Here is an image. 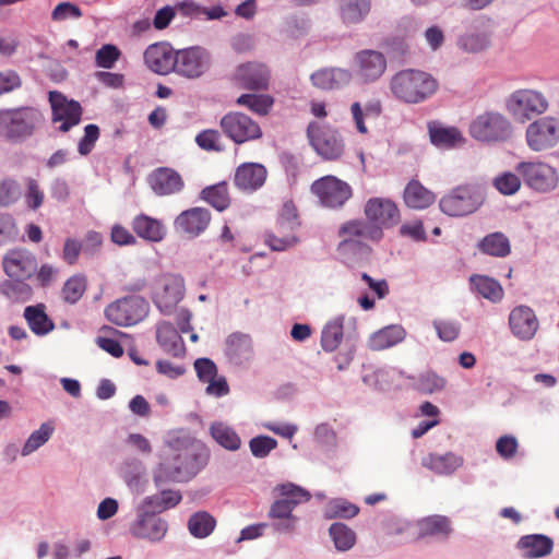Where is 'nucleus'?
<instances>
[{
  "label": "nucleus",
  "mask_w": 559,
  "mask_h": 559,
  "mask_svg": "<svg viewBox=\"0 0 559 559\" xmlns=\"http://www.w3.org/2000/svg\"><path fill=\"white\" fill-rule=\"evenodd\" d=\"M201 198L215 210L223 212L230 204L228 185L223 181L209 186L201 191Z\"/></svg>",
  "instance_id": "nucleus-39"
},
{
  "label": "nucleus",
  "mask_w": 559,
  "mask_h": 559,
  "mask_svg": "<svg viewBox=\"0 0 559 559\" xmlns=\"http://www.w3.org/2000/svg\"><path fill=\"white\" fill-rule=\"evenodd\" d=\"M144 61L157 74H168L176 66V52L169 44H153L144 51Z\"/></svg>",
  "instance_id": "nucleus-22"
},
{
  "label": "nucleus",
  "mask_w": 559,
  "mask_h": 559,
  "mask_svg": "<svg viewBox=\"0 0 559 559\" xmlns=\"http://www.w3.org/2000/svg\"><path fill=\"white\" fill-rule=\"evenodd\" d=\"M181 499L180 491L167 489L162 490L158 495L146 497L145 504L155 511L162 512L176 507Z\"/></svg>",
  "instance_id": "nucleus-47"
},
{
  "label": "nucleus",
  "mask_w": 559,
  "mask_h": 559,
  "mask_svg": "<svg viewBox=\"0 0 559 559\" xmlns=\"http://www.w3.org/2000/svg\"><path fill=\"white\" fill-rule=\"evenodd\" d=\"M515 170L528 188L538 192L552 191L559 182L557 170L542 160L520 162Z\"/></svg>",
  "instance_id": "nucleus-8"
},
{
  "label": "nucleus",
  "mask_w": 559,
  "mask_h": 559,
  "mask_svg": "<svg viewBox=\"0 0 559 559\" xmlns=\"http://www.w3.org/2000/svg\"><path fill=\"white\" fill-rule=\"evenodd\" d=\"M271 74L269 68L261 62H247L237 67L234 81L240 87L263 91L269 87Z\"/></svg>",
  "instance_id": "nucleus-18"
},
{
  "label": "nucleus",
  "mask_w": 559,
  "mask_h": 559,
  "mask_svg": "<svg viewBox=\"0 0 559 559\" xmlns=\"http://www.w3.org/2000/svg\"><path fill=\"white\" fill-rule=\"evenodd\" d=\"M156 340L167 354L180 356L183 353L182 338L170 322L162 321L157 324Z\"/></svg>",
  "instance_id": "nucleus-31"
},
{
  "label": "nucleus",
  "mask_w": 559,
  "mask_h": 559,
  "mask_svg": "<svg viewBox=\"0 0 559 559\" xmlns=\"http://www.w3.org/2000/svg\"><path fill=\"white\" fill-rule=\"evenodd\" d=\"M82 10L74 3L60 2L51 12V20L55 22H62L69 19L78 20L82 17Z\"/></svg>",
  "instance_id": "nucleus-62"
},
{
  "label": "nucleus",
  "mask_w": 559,
  "mask_h": 559,
  "mask_svg": "<svg viewBox=\"0 0 559 559\" xmlns=\"http://www.w3.org/2000/svg\"><path fill=\"white\" fill-rule=\"evenodd\" d=\"M366 221L377 225L381 231L395 226L401 218L397 205L386 198H371L364 207Z\"/></svg>",
  "instance_id": "nucleus-15"
},
{
  "label": "nucleus",
  "mask_w": 559,
  "mask_h": 559,
  "mask_svg": "<svg viewBox=\"0 0 559 559\" xmlns=\"http://www.w3.org/2000/svg\"><path fill=\"white\" fill-rule=\"evenodd\" d=\"M439 88L438 80L430 73L405 69L395 73L390 81L393 96L402 103L416 105L431 98Z\"/></svg>",
  "instance_id": "nucleus-1"
},
{
  "label": "nucleus",
  "mask_w": 559,
  "mask_h": 559,
  "mask_svg": "<svg viewBox=\"0 0 559 559\" xmlns=\"http://www.w3.org/2000/svg\"><path fill=\"white\" fill-rule=\"evenodd\" d=\"M273 103L274 99L264 94H242L236 100L237 105L247 107L260 116H266L272 109Z\"/></svg>",
  "instance_id": "nucleus-44"
},
{
  "label": "nucleus",
  "mask_w": 559,
  "mask_h": 559,
  "mask_svg": "<svg viewBox=\"0 0 559 559\" xmlns=\"http://www.w3.org/2000/svg\"><path fill=\"white\" fill-rule=\"evenodd\" d=\"M148 311V302L140 296L121 298L110 304L106 310V318L121 326L136 324L143 320Z\"/></svg>",
  "instance_id": "nucleus-11"
},
{
  "label": "nucleus",
  "mask_w": 559,
  "mask_h": 559,
  "mask_svg": "<svg viewBox=\"0 0 559 559\" xmlns=\"http://www.w3.org/2000/svg\"><path fill=\"white\" fill-rule=\"evenodd\" d=\"M521 180L518 173L504 171L493 179V187L504 195H512L520 190Z\"/></svg>",
  "instance_id": "nucleus-51"
},
{
  "label": "nucleus",
  "mask_w": 559,
  "mask_h": 559,
  "mask_svg": "<svg viewBox=\"0 0 559 559\" xmlns=\"http://www.w3.org/2000/svg\"><path fill=\"white\" fill-rule=\"evenodd\" d=\"M267 170L259 163H242L234 175L235 186L245 192H253L260 189L266 180Z\"/></svg>",
  "instance_id": "nucleus-23"
},
{
  "label": "nucleus",
  "mask_w": 559,
  "mask_h": 559,
  "mask_svg": "<svg viewBox=\"0 0 559 559\" xmlns=\"http://www.w3.org/2000/svg\"><path fill=\"white\" fill-rule=\"evenodd\" d=\"M148 183L157 195L178 193L185 186L180 174L168 167L155 169L148 177Z\"/></svg>",
  "instance_id": "nucleus-24"
},
{
  "label": "nucleus",
  "mask_w": 559,
  "mask_h": 559,
  "mask_svg": "<svg viewBox=\"0 0 559 559\" xmlns=\"http://www.w3.org/2000/svg\"><path fill=\"white\" fill-rule=\"evenodd\" d=\"M219 126L224 134L236 144L259 140L263 135L260 124L240 111H230L223 116Z\"/></svg>",
  "instance_id": "nucleus-10"
},
{
  "label": "nucleus",
  "mask_w": 559,
  "mask_h": 559,
  "mask_svg": "<svg viewBox=\"0 0 559 559\" xmlns=\"http://www.w3.org/2000/svg\"><path fill=\"white\" fill-rule=\"evenodd\" d=\"M310 190L322 206L333 210L343 207L353 197L349 183L333 175L314 180Z\"/></svg>",
  "instance_id": "nucleus-7"
},
{
  "label": "nucleus",
  "mask_w": 559,
  "mask_h": 559,
  "mask_svg": "<svg viewBox=\"0 0 559 559\" xmlns=\"http://www.w3.org/2000/svg\"><path fill=\"white\" fill-rule=\"evenodd\" d=\"M428 131L431 143L438 147L451 148L464 141L457 128L445 127L439 121L428 122Z\"/></svg>",
  "instance_id": "nucleus-29"
},
{
  "label": "nucleus",
  "mask_w": 559,
  "mask_h": 559,
  "mask_svg": "<svg viewBox=\"0 0 559 559\" xmlns=\"http://www.w3.org/2000/svg\"><path fill=\"white\" fill-rule=\"evenodd\" d=\"M463 464V457L452 452L443 455L429 454L423 459V465L439 475H450Z\"/></svg>",
  "instance_id": "nucleus-34"
},
{
  "label": "nucleus",
  "mask_w": 559,
  "mask_h": 559,
  "mask_svg": "<svg viewBox=\"0 0 559 559\" xmlns=\"http://www.w3.org/2000/svg\"><path fill=\"white\" fill-rule=\"evenodd\" d=\"M459 46L466 52H480L489 46V38L486 34L472 33L462 36Z\"/></svg>",
  "instance_id": "nucleus-56"
},
{
  "label": "nucleus",
  "mask_w": 559,
  "mask_h": 559,
  "mask_svg": "<svg viewBox=\"0 0 559 559\" xmlns=\"http://www.w3.org/2000/svg\"><path fill=\"white\" fill-rule=\"evenodd\" d=\"M405 337V330L401 325H389L374 332L368 340V347L371 350H384L390 348Z\"/></svg>",
  "instance_id": "nucleus-33"
},
{
  "label": "nucleus",
  "mask_w": 559,
  "mask_h": 559,
  "mask_svg": "<svg viewBox=\"0 0 559 559\" xmlns=\"http://www.w3.org/2000/svg\"><path fill=\"white\" fill-rule=\"evenodd\" d=\"M438 337L443 342L455 341L461 332V324L455 320L439 319L432 322Z\"/></svg>",
  "instance_id": "nucleus-54"
},
{
  "label": "nucleus",
  "mask_w": 559,
  "mask_h": 559,
  "mask_svg": "<svg viewBox=\"0 0 559 559\" xmlns=\"http://www.w3.org/2000/svg\"><path fill=\"white\" fill-rule=\"evenodd\" d=\"M53 432V426L49 423H44L40 425L38 430H35L31 433L28 439L26 440L23 449L22 455L26 456L32 452L36 451L44 443H46Z\"/></svg>",
  "instance_id": "nucleus-49"
},
{
  "label": "nucleus",
  "mask_w": 559,
  "mask_h": 559,
  "mask_svg": "<svg viewBox=\"0 0 559 559\" xmlns=\"http://www.w3.org/2000/svg\"><path fill=\"white\" fill-rule=\"evenodd\" d=\"M382 114V104L379 99H370L365 104L354 102L350 105V115L355 123L357 132L367 134L368 128L366 122L377 120Z\"/></svg>",
  "instance_id": "nucleus-27"
},
{
  "label": "nucleus",
  "mask_w": 559,
  "mask_h": 559,
  "mask_svg": "<svg viewBox=\"0 0 559 559\" xmlns=\"http://www.w3.org/2000/svg\"><path fill=\"white\" fill-rule=\"evenodd\" d=\"M355 73L365 83L380 79L386 70V59L382 52L365 49L354 58Z\"/></svg>",
  "instance_id": "nucleus-17"
},
{
  "label": "nucleus",
  "mask_w": 559,
  "mask_h": 559,
  "mask_svg": "<svg viewBox=\"0 0 559 559\" xmlns=\"http://www.w3.org/2000/svg\"><path fill=\"white\" fill-rule=\"evenodd\" d=\"M344 319L335 318L329 321L321 333V346L325 352L335 350L343 340Z\"/></svg>",
  "instance_id": "nucleus-40"
},
{
  "label": "nucleus",
  "mask_w": 559,
  "mask_h": 559,
  "mask_svg": "<svg viewBox=\"0 0 559 559\" xmlns=\"http://www.w3.org/2000/svg\"><path fill=\"white\" fill-rule=\"evenodd\" d=\"M131 227L138 237L150 242H159L166 235L163 222L146 214L136 215L131 222Z\"/></svg>",
  "instance_id": "nucleus-26"
},
{
  "label": "nucleus",
  "mask_w": 559,
  "mask_h": 559,
  "mask_svg": "<svg viewBox=\"0 0 559 559\" xmlns=\"http://www.w3.org/2000/svg\"><path fill=\"white\" fill-rule=\"evenodd\" d=\"M35 255L25 249H13L3 258V270L5 274L17 281L31 278L37 271Z\"/></svg>",
  "instance_id": "nucleus-16"
},
{
  "label": "nucleus",
  "mask_w": 559,
  "mask_h": 559,
  "mask_svg": "<svg viewBox=\"0 0 559 559\" xmlns=\"http://www.w3.org/2000/svg\"><path fill=\"white\" fill-rule=\"evenodd\" d=\"M21 197L19 182L10 177L0 179V207H9Z\"/></svg>",
  "instance_id": "nucleus-50"
},
{
  "label": "nucleus",
  "mask_w": 559,
  "mask_h": 559,
  "mask_svg": "<svg viewBox=\"0 0 559 559\" xmlns=\"http://www.w3.org/2000/svg\"><path fill=\"white\" fill-rule=\"evenodd\" d=\"M337 252L344 258L366 254L370 251L369 241L377 242L383 238V231L377 225L364 219H349L340 226Z\"/></svg>",
  "instance_id": "nucleus-2"
},
{
  "label": "nucleus",
  "mask_w": 559,
  "mask_h": 559,
  "mask_svg": "<svg viewBox=\"0 0 559 559\" xmlns=\"http://www.w3.org/2000/svg\"><path fill=\"white\" fill-rule=\"evenodd\" d=\"M280 493L283 499L286 500L293 509L302 502L310 500L311 495L294 484H284L278 487Z\"/></svg>",
  "instance_id": "nucleus-55"
},
{
  "label": "nucleus",
  "mask_w": 559,
  "mask_h": 559,
  "mask_svg": "<svg viewBox=\"0 0 559 559\" xmlns=\"http://www.w3.org/2000/svg\"><path fill=\"white\" fill-rule=\"evenodd\" d=\"M478 248L483 253L497 258H504L511 252L509 238L500 231L485 236L479 241Z\"/></svg>",
  "instance_id": "nucleus-37"
},
{
  "label": "nucleus",
  "mask_w": 559,
  "mask_h": 559,
  "mask_svg": "<svg viewBox=\"0 0 559 559\" xmlns=\"http://www.w3.org/2000/svg\"><path fill=\"white\" fill-rule=\"evenodd\" d=\"M469 132L481 142L506 141L511 134V123L502 114L487 111L473 120Z\"/></svg>",
  "instance_id": "nucleus-9"
},
{
  "label": "nucleus",
  "mask_w": 559,
  "mask_h": 559,
  "mask_svg": "<svg viewBox=\"0 0 559 559\" xmlns=\"http://www.w3.org/2000/svg\"><path fill=\"white\" fill-rule=\"evenodd\" d=\"M405 204L414 210L429 207L436 200L433 192L425 188L418 180H411L403 193Z\"/></svg>",
  "instance_id": "nucleus-30"
},
{
  "label": "nucleus",
  "mask_w": 559,
  "mask_h": 559,
  "mask_svg": "<svg viewBox=\"0 0 559 559\" xmlns=\"http://www.w3.org/2000/svg\"><path fill=\"white\" fill-rule=\"evenodd\" d=\"M264 242L273 251H284L295 246L298 242V238L296 237L295 231H289L287 229H282V231H280L278 226H276L275 231H271L265 235Z\"/></svg>",
  "instance_id": "nucleus-48"
},
{
  "label": "nucleus",
  "mask_w": 559,
  "mask_h": 559,
  "mask_svg": "<svg viewBox=\"0 0 559 559\" xmlns=\"http://www.w3.org/2000/svg\"><path fill=\"white\" fill-rule=\"evenodd\" d=\"M307 136L311 147L325 160H337L345 151V143L341 133L326 124L310 122Z\"/></svg>",
  "instance_id": "nucleus-5"
},
{
  "label": "nucleus",
  "mask_w": 559,
  "mask_h": 559,
  "mask_svg": "<svg viewBox=\"0 0 559 559\" xmlns=\"http://www.w3.org/2000/svg\"><path fill=\"white\" fill-rule=\"evenodd\" d=\"M549 108L547 96L535 88H519L512 92L506 99V109L509 115L521 123L542 116Z\"/></svg>",
  "instance_id": "nucleus-4"
},
{
  "label": "nucleus",
  "mask_w": 559,
  "mask_h": 559,
  "mask_svg": "<svg viewBox=\"0 0 559 559\" xmlns=\"http://www.w3.org/2000/svg\"><path fill=\"white\" fill-rule=\"evenodd\" d=\"M293 510L294 509L290 507V504L282 498V499L276 500L272 504L269 514L271 518H274V519H286L289 521L285 525L280 524L277 526L278 530L293 531L294 526H295V522H296V518L292 515Z\"/></svg>",
  "instance_id": "nucleus-53"
},
{
  "label": "nucleus",
  "mask_w": 559,
  "mask_h": 559,
  "mask_svg": "<svg viewBox=\"0 0 559 559\" xmlns=\"http://www.w3.org/2000/svg\"><path fill=\"white\" fill-rule=\"evenodd\" d=\"M335 548L340 551L350 549L356 543V534L343 523H333L329 530Z\"/></svg>",
  "instance_id": "nucleus-46"
},
{
  "label": "nucleus",
  "mask_w": 559,
  "mask_h": 559,
  "mask_svg": "<svg viewBox=\"0 0 559 559\" xmlns=\"http://www.w3.org/2000/svg\"><path fill=\"white\" fill-rule=\"evenodd\" d=\"M343 74H345V72L342 70L322 69L311 75V82L321 90H332L337 86L338 78Z\"/></svg>",
  "instance_id": "nucleus-52"
},
{
  "label": "nucleus",
  "mask_w": 559,
  "mask_h": 559,
  "mask_svg": "<svg viewBox=\"0 0 559 559\" xmlns=\"http://www.w3.org/2000/svg\"><path fill=\"white\" fill-rule=\"evenodd\" d=\"M215 525V519L205 511L195 512L188 521L189 532L197 538L207 537L214 531Z\"/></svg>",
  "instance_id": "nucleus-43"
},
{
  "label": "nucleus",
  "mask_w": 559,
  "mask_h": 559,
  "mask_svg": "<svg viewBox=\"0 0 559 559\" xmlns=\"http://www.w3.org/2000/svg\"><path fill=\"white\" fill-rule=\"evenodd\" d=\"M43 121L41 112L34 107L0 109V136L22 142L31 138Z\"/></svg>",
  "instance_id": "nucleus-3"
},
{
  "label": "nucleus",
  "mask_w": 559,
  "mask_h": 559,
  "mask_svg": "<svg viewBox=\"0 0 559 559\" xmlns=\"http://www.w3.org/2000/svg\"><path fill=\"white\" fill-rule=\"evenodd\" d=\"M209 67L206 52L198 47L176 51L174 71L186 78L194 79L204 73Z\"/></svg>",
  "instance_id": "nucleus-19"
},
{
  "label": "nucleus",
  "mask_w": 559,
  "mask_h": 559,
  "mask_svg": "<svg viewBox=\"0 0 559 559\" xmlns=\"http://www.w3.org/2000/svg\"><path fill=\"white\" fill-rule=\"evenodd\" d=\"M167 528L165 520L154 513H144L131 525L130 532L138 538L158 542L165 536Z\"/></svg>",
  "instance_id": "nucleus-25"
},
{
  "label": "nucleus",
  "mask_w": 559,
  "mask_h": 559,
  "mask_svg": "<svg viewBox=\"0 0 559 559\" xmlns=\"http://www.w3.org/2000/svg\"><path fill=\"white\" fill-rule=\"evenodd\" d=\"M225 352L231 362L236 365L247 362L253 356L252 340L248 334L233 333L226 340Z\"/></svg>",
  "instance_id": "nucleus-28"
},
{
  "label": "nucleus",
  "mask_w": 559,
  "mask_h": 559,
  "mask_svg": "<svg viewBox=\"0 0 559 559\" xmlns=\"http://www.w3.org/2000/svg\"><path fill=\"white\" fill-rule=\"evenodd\" d=\"M49 103L52 110V122L60 123L59 131L68 132L80 123L83 110L79 102L69 100L58 91H50Z\"/></svg>",
  "instance_id": "nucleus-13"
},
{
  "label": "nucleus",
  "mask_w": 559,
  "mask_h": 559,
  "mask_svg": "<svg viewBox=\"0 0 559 559\" xmlns=\"http://www.w3.org/2000/svg\"><path fill=\"white\" fill-rule=\"evenodd\" d=\"M86 277L82 274L69 277L61 289L63 300L71 305L78 302L86 290Z\"/></svg>",
  "instance_id": "nucleus-45"
},
{
  "label": "nucleus",
  "mask_w": 559,
  "mask_h": 559,
  "mask_svg": "<svg viewBox=\"0 0 559 559\" xmlns=\"http://www.w3.org/2000/svg\"><path fill=\"white\" fill-rule=\"evenodd\" d=\"M552 540L545 535H527L519 540V547L525 551L528 558L547 556L552 550Z\"/></svg>",
  "instance_id": "nucleus-38"
},
{
  "label": "nucleus",
  "mask_w": 559,
  "mask_h": 559,
  "mask_svg": "<svg viewBox=\"0 0 559 559\" xmlns=\"http://www.w3.org/2000/svg\"><path fill=\"white\" fill-rule=\"evenodd\" d=\"M211 213L204 207H192L181 212L175 219V229L190 238L201 235L210 225Z\"/></svg>",
  "instance_id": "nucleus-20"
},
{
  "label": "nucleus",
  "mask_w": 559,
  "mask_h": 559,
  "mask_svg": "<svg viewBox=\"0 0 559 559\" xmlns=\"http://www.w3.org/2000/svg\"><path fill=\"white\" fill-rule=\"evenodd\" d=\"M17 234L15 218L10 213L0 212V246L14 241Z\"/></svg>",
  "instance_id": "nucleus-57"
},
{
  "label": "nucleus",
  "mask_w": 559,
  "mask_h": 559,
  "mask_svg": "<svg viewBox=\"0 0 559 559\" xmlns=\"http://www.w3.org/2000/svg\"><path fill=\"white\" fill-rule=\"evenodd\" d=\"M418 536H436L440 538H448L452 532L451 520L445 515H430L417 522Z\"/></svg>",
  "instance_id": "nucleus-32"
},
{
  "label": "nucleus",
  "mask_w": 559,
  "mask_h": 559,
  "mask_svg": "<svg viewBox=\"0 0 559 559\" xmlns=\"http://www.w3.org/2000/svg\"><path fill=\"white\" fill-rule=\"evenodd\" d=\"M371 10V0H341L340 14L345 24H358Z\"/></svg>",
  "instance_id": "nucleus-36"
},
{
  "label": "nucleus",
  "mask_w": 559,
  "mask_h": 559,
  "mask_svg": "<svg viewBox=\"0 0 559 559\" xmlns=\"http://www.w3.org/2000/svg\"><path fill=\"white\" fill-rule=\"evenodd\" d=\"M471 283L479 295L493 302L503 298V289L501 285L493 278L485 275L471 276Z\"/></svg>",
  "instance_id": "nucleus-42"
},
{
  "label": "nucleus",
  "mask_w": 559,
  "mask_h": 559,
  "mask_svg": "<svg viewBox=\"0 0 559 559\" xmlns=\"http://www.w3.org/2000/svg\"><path fill=\"white\" fill-rule=\"evenodd\" d=\"M478 205L479 199L477 194L467 186L453 189L439 202L441 211L449 216L468 215L475 212Z\"/></svg>",
  "instance_id": "nucleus-14"
},
{
  "label": "nucleus",
  "mask_w": 559,
  "mask_h": 559,
  "mask_svg": "<svg viewBox=\"0 0 559 559\" xmlns=\"http://www.w3.org/2000/svg\"><path fill=\"white\" fill-rule=\"evenodd\" d=\"M509 325L515 337L530 341L535 336L539 322L532 308L521 305L510 312Z\"/></svg>",
  "instance_id": "nucleus-21"
},
{
  "label": "nucleus",
  "mask_w": 559,
  "mask_h": 559,
  "mask_svg": "<svg viewBox=\"0 0 559 559\" xmlns=\"http://www.w3.org/2000/svg\"><path fill=\"white\" fill-rule=\"evenodd\" d=\"M194 369L200 381L206 383L217 374V366L210 358H198L194 361Z\"/></svg>",
  "instance_id": "nucleus-64"
},
{
  "label": "nucleus",
  "mask_w": 559,
  "mask_h": 559,
  "mask_svg": "<svg viewBox=\"0 0 559 559\" xmlns=\"http://www.w3.org/2000/svg\"><path fill=\"white\" fill-rule=\"evenodd\" d=\"M527 146L534 152H542L559 143V119L547 116L531 122L525 132Z\"/></svg>",
  "instance_id": "nucleus-12"
},
{
  "label": "nucleus",
  "mask_w": 559,
  "mask_h": 559,
  "mask_svg": "<svg viewBox=\"0 0 559 559\" xmlns=\"http://www.w3.org/2000/svg\"><path fill=\"white\" fill-rule=\"evenodd\" d=\"M280 231L282 229H287L289 231H295L299 226L297 210L292 203H285L282 207L280 216L277 218V224Z\"/></svg>",
  "instance_id": "nucleus-61"
},
{
  "label": "nucleus",
  "mask_w": 559,
  "mask_h": 559,
  "mask_svg": "<svg viewBox=\"0 0 559 559\" xmlns=\"http://www.w3.org/2000/svg\"><path fill=\"white\" fill-rule=\"evenodd\" d=\"M99 138V128L96 124H87L84 128V135L80 140L78 150L81 155H87L92 152L96 141Z\"/></svg>",
  "instance_id": "nucleus-63"
},
{
  "label": "nucleus",
  "mask_w": 559,
  "mask_h": 559,
  "mask_svg": "<svg viewBox=\"0 0 559 559\" xmlns=\"http://www.w3.org/2000/svg\"><path fill=\"white\" fill-rule=\"evenodd\" d=\"M24 318L32 332L36 335H45L55 328L52 320L45 312L43 304L26 307Z\"/></svg>",
  "instance_id": "nucleus-35"
},
{
  "label": "nucleus",
  "mask_w": 559,
  "mask_h": 559,
  "mask_svg": "<svg viewBox=\"0 0 559 559\" xmlns=\"http://www.w3.org/2000/svg\"><path fill=\"white\" fill-rule=\"evenodd\" d=\"M276 447L277 441L269 436H258L252 438L249 442L252 455L259 459L266 457Z\"/></svg>",
  "instance_id": "nucleus-59"
},
{
  "label": "nucleus",
  "mask_w": 559,
  "mask_h": 559,
  "mask_svg": "<svg viewBox=\"0 0 559 559\" xmlns=\"http://www.w3.org/2000/svg\"><path fill=\"white\" fill-rule=\"evenodd\" d=\"M120 50L115 45L106 44L96 51V66L104 69H111L120 58Z\"/></svg>",
  "instance_id": "nucleus-58"
},
{
  "label": "nucleus",
  "mask_w": 559,
  "mask_h": 559,
  "mask_svg": "<svg viewBox=\"0 0 559 559\" xmlns=\"http://www.w3.org/2000/svg\"><path fill=\"white\" fill-rule=\"evenodd\" d=\"M185 292V281L181 276L170 273L162 274L154 282L152 300L163 314L169 316L183 299Z\"/></svg>",
  "instance_id": "nucleus-6"
},
{
  "label": "nucleus",
  "mask_w": 559,
  "mask_h": 559,
  "mask_svg": "<svg viewBox=\"0 0 559 559\" xmlns=\"http://www.w3.org/2000/svg\"><path fill=\"white\" fill-rule=\"evenodd\" d=\"M213 439L223 448L229 451H236L241 445L238 433L229 426L223 423H214L210 428Z\"/></svg>",
  "instance_id": "nucleus-41"
},
{
  "label": "nucleus",
  "mask_w": 559,
  "mask_h": 559,
  "mask_svg": "<svg viewBox=\"0 0 559 559\" xmlns=\"http://www.w3.org/2000/svg\"><path fill=\"white\" fill-rule=\"evenodd\" d=\"M45 194L38 181L34 178L26 179L25 203L28 209L36 211L44 203Z\"/></svg>",
  "instance_id": "nucleus-60"
}]
</instances>
